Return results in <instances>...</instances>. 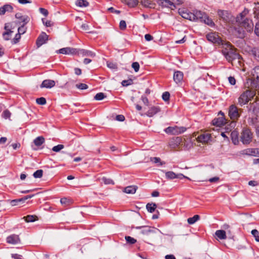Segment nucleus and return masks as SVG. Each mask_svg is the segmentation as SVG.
Wrapping results in <instances>:
<instances>
[{
    "mask_svg": "<svg viewBox=\"0 0 259 259\" xmlns=\"http://www.w3.org/2000/svg\"><path fill=\"white\" fill-rule=\"evenodd\" d=\"M252 235L254 237L255 240L259 242V232L256 229H253L251 231Z\"/></svg>",
    "mask_w": 259,
    "mask_h": 259,
    "instance_id": "nucleus-51",
    "label": "nucleus"
},
{
    "mask_svg": "<svg viewBox=\"0 0 259 259\" xmlns=\"http://www.w3.org/2000/svg\"><path fill=\"white\" fill-rule=\"evenodd\" d=\"M252 78L259 83V66H255L251 72Z\"/></svg>",
    "mask_w": 259,
    "mask_h": 259,
    "instance_id": "nucleus-29",
    "label": "nucleus"
},
{
    "mask_svg": "<svg viewBox=\"0 0 259 259\" xmlns=\"http://www.w3.org/2000/svg\"><path fill=\"white\" fill-rule=\"evenodd\" d=\"M215 236L220 239H225L227 238L226 232L223 230H217L215 233Z\"/></svg>",
    "mask_w": 259,
    "mask_h": 259,
    "instance_id": "nucleus-34",
    "label": "nucleus"
},
{
    "mask_svg": "<svg viewBox=\"0 0 259 259\" xmlns=\"http://www.w3.org/2000/svg\"><path fill=\"white\" fill-rule=\"evenodd\" d=\"M76 5L79 7H86L89 5V3L86 0H77Z\"/></svg>",
    "mask_w": 259,
    "mask_h": 259,
    "instance_id": "nucleus-38",
    "label": "nucleus"
},
{
    "mask_svg": "<svg viewBox=\"0 0 259 259\" xmlns=\"http://www.w3.org/2000/svg\"><path fill=\"white\" fill-rule=\"evenodd\" d=\"M45 140L42 136H39L33 140V143L36 146H40L45 143Z\"/></svg>",
    "mask_w": 259,
    "mask_h": 259,
    "instance_id": "nucleus-35",
    "label": "nucleus"
},
{
    "mask_svg": "<svg viewBox=\"0 0 259 259\" xmlns=\"http://www.w3.org/2000/svg\"><path fill=\"white\" fill-rule=\"evenodd\" d=\"M7 242L9 244H16L20 242L18 235L13 234L7 238Z\"/></svg>",
    "mask_w": 259,
    "mask_h": 259,
    "instance_id": "nucleus-16",
    "label": "nucleus"
},
{
    "mask_svg": "<svg viewBox=\"0 0 259 259\" xmlns=\"http://www.w3.org/2000/svg\"><path fill=\"white\" fill-rule=\"evenodd\" d=\"M170 94L168 92H165L163 93L162 98L165 101H168L169 100Z\"/></svg>",
    "mask_w": 259,
    "mask_h": 259,
    "instance_id": "nucleus-56",
    "label": "nucleus"
},
{
    "mask_svg": "<svg viewBox=\"0 0 259 259\" xmlns=\"http://www.w3.org/2000/svg\"><path fill=\"white\" fill-rule=\"evenodd\" d=\"M77 49L70 48V47H66L62 48L58 51H57V53L65 54V55H77Z\"/></svg>",
    "mask_w": 259,
    "mask_h": 259,
    "instance_id": "nucleus-12",
    "label": "nucleus"
},
{
    "mask_svg": "<svg viewBox=\"0 0 259 259\" xmlns=\"http://www.w3.org/2000/svg\"><path fill=\"white\" fill-rule=\"evenodd\" d=\"M255 95L254 91L247 89L238 98V103L241 106L247 104Z\"/></svg>",
    "mask_w": 259,
    "mask_h": 259,
    "instance_id": "nucleus-2",
    "label": "nucleus"
},
{
    "mask_svg": "<svg viewBox=\"0 0 259 259\" xmlns=\"http://www.w3.org/2000/svg\"><path fill=\"white\" fill-rule=\"evenodd\" d=\"M13 11V7L11 5L6 4L0 7V15H3L6 12H12Z\"/></svg>",
    "mask_w": 259,
    "mask_h": 259,
    "instance_id": "nucleus-24",
    "label": "nucleus"
},
{
    "mask_svg": "<svg viewBox=\"0 0 259 259\" xmlns=\"http://www.w3.org/2000/svg\"><path fill=\"white\" fill-rule=\"evenodd\" d=\"M119 28L121 30H124L126 28V24L124 20H121L119 23Z\"/></svg>",
    "mask_w": 259,
    "mask_h": 259,
    "instance_id": "nucleus-59",
    "label": "nucleus"
},
{
    "mask_svg": "<svg viewBox=\"0 0 259 259\" xmlns=\"http://www.w3.org/2000/svg\"><path fill=\"white\" fill-rule=\"evenodd\" d=\"M219 115H221V116L218 118L213 119L212 121V124L217 126H221L226 123V120L225 118L224 114L222 111H220L219 112Z\"/></svg>",
    "mask_w": 259,
    "mask_h": 259,
    "instance_id": "nucleus-11",
    "label": "nucleus"
},
{
    "mask_svg": "<svg viewBox=\"0 0 259 259\" xmlns=\"http://www.w3.org/2000/svg\"><path fill=\"white\" fill-rule=\"evenodd\" d=\"M206 37L209 41L214 44L224 46L226 43L223 41L216 32L209 33L206 35Z\"/></svg>",
    "mask_w": 259,
    "mask_h": 259,
    "instance_id": "nucleus-3",
    "label": "nucleus"
},
{
    "mask_svg": "<svg viewBox=\"0 0 259 259\" xmlns=\"http://www.w3.org/2000/svg\"><path fill=\"white\" fill-rule=\"evenodd\" d=\"M13 31H5L3 33V37L5 40H9L10 39Z\"/></svg>",
    "mask_w": 259,
    "mask_h": 259,
    "instance_id": "nucleus-44",
    "label": "nucleus"
},
{
    "mask_svg": "<svg viewBox=\"0 0 259 259\" xmlns=\"http://www.w3.org/2000/svg\"><path fill=\"white\" fill-rule=\"evenodd\" d=\"M107 66L111 69H116L117 68V64L114 63L107 62Z\"/></svg>",
    "mask_w": 259,
    "mask_h": 259,
    "instance_id": "nucleus-61",
    "label": "nucleus"
},
{
    "mask_svg": "<svg viewBox=\"0 0 259 259\" xmlns=\"http://www.w3.org/2000/svg\"><path fill=\"white\" fill-rule=\"evenodd\" d=\"M182 142V138L180 137H175L169 140L168 145L172 149H175L179 146Z\"/></svg>",
    "mask_w": 259,
    "mask_h": 259,
    "instance_id": "nucleus-14",
    "label": "nucleus"
},
{
    "mask_svg": "<svg viewBox=\"0 0 259 259\" xmlns=\"http://www.w3.org/2000/svg\"><path fill=\"white\" fill-rule=\"evenodd\" d=\"M160 111V108L157 106L151 107L146 113V115L149 117H152Z\"/></svg>",
    "mask_w": 259,
    "mask_h": 259,
    "instance_id": "nucleus-27",
    "label": "nucleus"
},
{
    "mask_svg": "<svg viewBox=\"0 0 259 259\" xmlns=\"http://www.w3.org/2000/svg\"><path fill=\"white\" fill-rule=\"evenodd\" d=\"M11 115V113L8 110H5L2 114V117L5 119L10 118Z\"/></svg>",
    "mask_w": 259,
    "mask_h": 259,
    "instance_id": "nucleus-53",
    "label": "nucleus"
},
{
    "mask_svg": "<svg viewBox=\"0 0 259 259\" xmlns=\"http://www.w3.org/2000/svg\"><path fill=\"white\" fill-rule=\"evenodd\" d=\"M15 17L20 20L19 23L22 22L24 24H27L30 21V18L27 15H22L21 13H18L15 14Z\"/></svg>",
    "mask_w": 259,
    "mask_h": 259,
    "instance_id": "nucleus-18",
    "label": "nucleus"
},
{
    "mask_svg": "<svg viewBox=\"0 0 259 259\" xmlns=\"http://www.w3.org/2000/svg\"><path fill=\"white\" fill-rule=\"evenodd\" d=\"M33 196L34 195H27L20 199L13 200L11 201V204L12 206H15L17 204L18 202H24L27 199L32 198Z\"/></svg>",
    "mask_w": 259,
    "mask_h": 259,
    "instance_id": "nucleus-28",
    "label": "nucleus"
},
{
    "mask_svg": "<svg viewBox=\"0 0 259 259\" xmlns=\"http://www.w3.org/2000/svg\"><path fill=\"white\" fill-rule=\"evenodd\" d=\"M235 32L236 35L239 38H243L245 36L246 33L245 29L240 25H239L238 27L235 28Z\"/></svg>",
    "mask_w": 259,
    "mask_h": 259,
    "instance_id": "nucleus-22",
    "label": "nucleus"
},
{
    "mask_svg": "<svg viewBox=\"0 0 259 259\" xmlns=\"http://www.w3.org/2000/svg\"><path fill=\"white\" fill-rule=\"evenodd\" d=\"M102 180L105 184H106V185H107V184L113 185L114 184V182H113V180L107 178L106 177H103L102 178Z\"/></svg>",
    "mask_w": 259,
    "mask_h": 259,
    "instance_id": "nucleus-52",
    "label": "nucleus"
},
{
    "mask_svg": "<svg viewBox=\"0 0 259 259\" xmlns=\"http://www.w3.org/2000/svg\"><path fill=\"white\" fill-rule=\"evenodd\" d=\"M81 27L82 29V30L86 31L87 32H89V33L92 32L91 31H89V26L86 23L82 24L81 26Z\"/></svg>",
    "mask_w": 259,
    "mask_h": 259,
    "instance_id": "nucleus-62",
    "label": "nucleus"
},
{
    "mask_svg": "<svg viewBox=\"0 0 259 259\" xmlns=\"http://www.w3.org/2000/svg\"><path fill=\"white\" fill-rule=\"evenodd\" d=\"M124 2L128 7L133 8L138 5L139 0H124Z\"/></svg>",
    "mask_w": 259,
    "mask_h": 259,
    "instance_id": "nucleus-37",
    "label": "nucleus"
},
{
    "mask_svg": "<svg viewBox=\"0 0 259 259\" xmlns=\"http://www.w3.org/2000/svg\"><path fill=\"white\" fill-rule=\"evenodd\" d=\"M133 80L130 79L128 80H124L122 81L121 84L123 86L126 87L133 83Z\"/></svg>",
    "mask_w": 259,
    "mask_h": 259,
    "instance_id": "nucleus-60",
    "label": "nucleus"
},
{
    "mask_svg": "<svg viewBox=\"0 0 259 259\" xmlns=\"http://www.w3.org/2000/svg\"><path fill=\"white\" fill-rule=\"evenodd\" d=\"M186 128L183 126L178 127L175 126L174 127L169 126L164 130L166 133L171 135H179L185 132Z\"/></svg>",
    "mask_w": 259,
    "mask_h": 259,
    "instance_id": "nucleus-5",
    "label": "nucleus"
},
{
    "mask_svg": "<svg viewBox=\"0 0 259 259\" xmlns=\"http://www.w3.org/2000/svg\"><path fill=\"white\" fill-rule=\"evenodd\" d=\"M206 15V13L200 11H195L194 12V20H197L202 22Z\"/></svg>",
    "mask_w": 259,
    "mask_h": 259,
    "instance_id": "nucleus-19",
    "label": "nucleus"
},
{
    "mask_svg": "<svg viewBox=\"0 0 259 259\" xmlns=\"http://www.w3.org/2000/svg\"><path fill=\"white\" fill-rule=\"evenodd\" d=\"M125 239L126 242L129 244H134L137 242L136 239L128 236H126L125 237Z\"/></svg>",
    "mask_w": 259,
    "mask_h": 259,
    "instance_id": "nucleus-45",
    "label": "nucleus"
},
{
    "mask_svg": "<svg viewBox=\"0 0 259 259\" xmlns=\"http://www.w3.org/2000/svg\"><path fill=\"white\" fill-rule=\"evenodd\" d=\"M202 22H204L205 24L211 27H213L215 25L214 23L213 22L211 19L209 18L207 15H206V17H204V19L203 20Z\"/></svg>",
    "mask_w": 259,
    "mask_h": 259,
    "instance_id": "nucleus-39",
    "label": "nucleus"
},
{
    "mask_svg": "<svg viewBox=\"0 0 259 259\" xmlns=\"http://www.w3.org/2000/svg\"><path fill=\"white\" fill-rule=\"evenodd\" d=\"M211 138L210 135L209 134H202L200 135L197 138V140L199 142L206 143L210 140Z\"/></svg>",
    "mask_w": 259,
    "mask_h": 259,
    "instance_id": "nucleus-23",
    "label": "nucleus"
},
{
    "mask_svg": "<svg viewBox=\"0 0 259 259\" xmlns=\"http://www.w3.org/2000/svg\"><path fill=\"white\" fill-rule=\"evenodd\" d=\"M252 139V134L250 130L248 128L244 129L240 137L241 141L243 144H249Z\"/></svg>",
    "mask_w": 259,
    "mask_h": 259,
    "instance_id": "nucleus-4",
    "label": "nucleus"
},
{
    "mask_svg": "<svg viewBox=\"0 0 259 259\" xmlns=\"http://www.w3.org/2000/svg\"><path fill=\"white\" fill-rule=\"evenodd\" d=\"M42 21L43 23L47 26V27H51L52 25H53V22H52L50 20H46L44 18L42 19Z\"/></svg>",
    "mask_w": 259,
    "mask_h": 259,
    "instance_id": "nucleus-58",
    "label": "nucleus"
},
{
    "mask_svg": "<svg viewBox=\"0 0 259 259\" xmlns=\"http://www.w3.org/2000/svg\"><path fill=\"white\" fill-rule=\"evenodd\" d=\"M21 34L18 32L15 35V37L12 40V44L14 45L16 44L19 41V40L21 38Z\"/></svg>",
    "mask_w": 259,
    "mask_h": 259,
    "instance_id": "nucleus-50",
    "label": "nucleus"
},
{
    "mask_svg": "<svg viewBox=\"0 0 259 259\" xmlns=\"http://www.w3.org/2000/svg\"><path fill=\"white\" fill-rule=\"evenodd\" d=\"M183 73L180 71H177L174 72L173 78L176 83L180 82L183 79Z\"/></svg>",
    "mask_w": 259,
    "mask_h": 259,
    "instance_id": "nucleus-26",
    "label": "nucleus"
},
{
    "mask_svg": "<svg viewBox=\"0 0 259 259\" xmlns=\"http://www.w3.org/2000/svg\"><path fill=\"white\" fill-rule=\"evenodd\" d=\"M231 137L234 144L237 145L239 143L238 133L237 131H233L232 132Z\"/></svg>",
    "mask_w": 259,
    "mask_h": 259,
    "instance_id": "nucleus-33",
    "label": "nucleus"
},
{
    "mask_svg": "<svg viewBox=\"0 0 259 259\" xmlns=\"http://www.w3.org/2000/svg\"><path fill=\"white\" fill-rule=\"evenodd\" d=\"M200 219V216L198 214L194 215L192 218H189L187 220V222L188 224H194L196 221L199 220Z\"/></svg>",
    "mask_w": 259,
    "mask_h": 259,
    "instance_id": "nucleus-41",
    "label": "nucleus"
},
{
    "mask_svg": "<svg viewBox=\"0 0 259 259\" xmlns=\"http://www.w3.org/2000/svg\"><path fill=\"white\" fill-rule=\"evenodd\" d=\"M254 33L257 36L259 37V21L255 24Z\"/></svg>",
    "mask_w": 259,
    "mask_h": 259,
    "instance_id": "nucleus-64",
    "label": "nucleus"
},
{
    "mask_svg": "<svg viewBox=\"0 0 259 259\" xmlns=\"http://www.w3.org/2000/svg\"><path fill=\"white\" fill-rule=\"evenodd\" d=\"M137 229H142L141 233L144 235H148L149 233L154 232V228H151L149 226H138L136 227Z\"/></svg>",
    "mask_w": 259,
    "mask_h": 259,
    "instance_id": "nucleus-15",
    "label": "nucleus"
},
{
    "mask_svg": "<svg viewBox=\"0 0 259 259\" xmlns=\"http://www.w3.org/2000/svg\"><path fill=\"white\" fill-rule=\"evenodd\" d=\"M182 17L186 19L194 20V13H192L187 11H182L181 13Z\"/></svg>",
    "mask_w": 259,
    "mask_h": 259,
    "instance_id": "nucleus-32",
    "label": "nucleus"
},
{
    "mask_svg": "<svg viewBox=\"0 0 259 259\" xmlns=\"http://www.w3.org/2000/svg\"><path fill=\"white\" fill-rule=\"evenodd\" d=\"M63 148H64V145H63L59 144V145H58L57 146H54L52 150L53 151L58 152H59L62 149H63Z\"/></svg>",
    "mask_w": 259,
    "mask_h": 259,
    "instance_id": "nucleus-55",
    "label": "nucleus"
},
{
    "mask_svg": "<svg viewBox=\"0 0 259 259\" xmlns=\"http://www.w3.org/2000/svg\"><path fill=\"white\" fill-rule=\"evenodd\" d=\"M132 68L134 69L135 72H138L139 70L140 65L138 62H135L132 63Z\"/></svg>",
    "mask_w": 259,
    "mask_h": 259,
    "instance_id": "nucleus-57",
    "label": "nucleus"
},
{
    "mask_svg": "<svg viewBox=\"0 0 259 259\" xmlns=\"http://www.w3.org/2000/svg\"><path fill=\"white\" fill-rule=\"evenodd\" d=\"M77 55H81L82 56H90L94 57L95 56V53L92 52L84 49H77Z\"/></svg>",
    "mask_w": 259,
    "mask_h": 259,
    "instance_id": "nucleus-25",
    "label": "nucleus"
},
{
    "mask_svg": "<svg viewBox=\"0 0 259 259\" xmlns=\"http://www.w3.org/2000/svg\"><path fill=\"white\" fill-rule=\"evenodd\" d=\"M243 27L247 32H250L253 31V23L251 19L246 20L238 24Z\"/></svg>",
    "mask_w": 259,
    "mask_h": 259,
    "instance_id": "nucleus-10",
    "label": "nucleus"
},
{
    "mask_svg": "<svg viewBox=\"0 0 259 259\" xmlns=\"http://www.w3.org/2000/svg\"><path fill=\"white\" fill-rule=\"evenodd\" d=\"M105 97L106 96L103 93H99L95 95L94 99L100 101L103 100Z\"/></svg>",
    "mask_w": 259,
    "mask_h": 259,
    "instance_id": "nucleus-48",
    "label": "nucleus"
},
{
    "mask_svg": "<svg viewBox=\"0 0 259 259\" xmlns=\"http://www.w3.org/2000/svg\"><path fill=\"white\" fill-rule=\"evenodd\" d=\"M37 104L41 105H45L47 103L46 99L44 97H40L36 99Z\"/></svg>",
    "mask_w": 259,
    "mask_h": 259,
    "instance_id": "nucleus-49",
    "label": "nucleus"
},
{
    "mask_svg": "<svg viewBox=\"0 0 259 259\" xmlns=\"http://www.w3.org/2000/svg\"><path fill=\"white\" fill-rule=\"evenodd\" d=\"M243 154L250 156H259L258 148H248L243 151Z\"/></svg>",
    "mask_w": 259,
    "mask_h": 259,
    "instance_id": "nucleus-17",
    "label": "nucleus"
},
{
    "mask_svg": "<svg viewBox=\"0 0 259 259\" xmlns=\"http://www.w3.org/2000/svg\"><path fill=\"white\" fill-rule=\"evenodd\" d=\"M55 85V82L53 80L46 79L42 81L40 85L41 88H51L54 87Z\"/></svg>",
    "mask_w": 259,
    "mask_h": 259,
    "instance_id": "nucleus-21",
    "label": "nucleus"
},
{
    "mask_svg": "<svg viewBox=\"0 0 259 259\" xmlns=\"http://www.w3.org/2000/svg\"><path fill=\"white\" fill-rule=\"evenodd\" d=\"M150 161L153 162H154V163H159L158 165H162L165 164V162L161 161V159L159 157H151L150 158Z\"/></svg>",
    "mask_w": 259,
    "mask_h": 259,
    "instance_id": "nucleus-43",
    "label": "nucleus"
},
{
    "mask_svg": "<svg viewBox=\"0 0 259 259\" xmlns=\"http://www.w3.org/2000/svg\"><path fill=\"white\" fill-rule=\"evenodd\" d=\"M245 85L246 88H256L258 85V83L256 82L255 80L253 78H248L245 83Z\"/></svg>",
    "mask_w": 259,
    "mask_h": 259,
    "instance_id": "nucleus-20",
    "label": "nucleus"
},
{
    "mask_svg": "<svg viewBox=\"0 0 259 259\" xmlns=\"http://www.w3.org/2000/svg\"><path fill=\"white\" fill-rule=\"evenodd\" d=\"M138 189L137 186H129L125 187L123 192L127 194H135Z\"/></svg>",
    "mask_w": 259,
    "mask_h": 259,
    "instance_id": "nucleus-30",
    "label": "nucleus"
},
{
    "mask_svg": "<svg viewBox=\"0 0 259 259\" xmlns=\"http://www.w3.org/2000/svg\"><path fill=\"white\" fill-rule=\"evenodd\" d=\"M249 10L247 8H244L243 11L240 13L236 17V21L238 24L246 20L250 19L248 17L249 15Z\"/></svg>",
    "mask_w": 259,
    "mask_h": 259,
    "instance_id": "nucleus-8",
    "label": "nucleus"
},
{
    "mask_svg": "<svg viewBox=\"0 0 259 259\" xmlns=\"http://www.w3.org/2000/svg\"><path fill=\"white\" fill-rule=\"evenodd\" d=\"M23 219L26 222L29 223L33 222L36 221L37 219V217L36 215H28L26 217H24Z\"/></svg>",
    "mask_w": 259,
    "mask_h": 259,
    "instance_id": "nucleus-40",
    "label": "nucleus"
},
{
    "mask_svg": "<svg viewBox=\"0 0 259 259\" xmlns=\"http://www.w3.org/2000/svg\"><path fill=\"white\" fill-rule=\"evenodd\" d=\"M141 5L145 7L149 8H154L155 4L150 0H141L140 2Z\"/></svg>",
    "mask_w": 259,
    "mask_h": 259,
    "instance_id": "nucleus-31",
    "label": "nucleus"
},
{
    "mask_svg": "<svg viewBox=\"0 0 259 259\" xmlns=\"http://www.w3.org/2000/svg\"><path fill=\"white\" fill-rule=\"evenodd\" d=\"M26 24H22L18 29V32L21 34H23L26 31L27 28L25 27Z\"/></svg>",
    "mask_w": 259,
    "mask_h": 259,
    "instance_id": "nucleus-47",
    "label": "nucleus"
},
{
    "mask_svg": "<svg viewBox=\"0 0 259 259\" xmlns=\"http://www.w3.org/2000/svg\"><path fill=\"white\" fill-rule=\"evenodd\" d=\"M43 175V170L42 169H38L36 171H35L33 174V176L35 178H40L42 177Z\"/></svg>",
    "mask_w": 259,
    "mask_h": 259,
    "instance_id": "nucleus-46",
    "label": "nucleus"
},
{
    "mask_svg": "<svg viewBox=\"0 0 259 259\" xmlns=\"http://www.w3.org/2000/svg\"><path fill=\"white\" fill-rule=\"evenodd\" d=\"M75 87L80 90H85L88 88V85L85 83H80L79 84H76Z\"/></svg>",
    "mask_w": 259,
    "mask_h": 259,
    "instance_id": "nucleus-54",
    "label": "nucleus"
},
{
    "mask_svg": "<svg viewBox=\"0 0 259 259\" xmlns=\"http://www.w3.org/2000/svg\"><path fill=\"white\" fill-rule=\"evenodd\" d=\"M179 0H159L158 4L162 7L169 8L174 9L176 8L175 4H179Z\"/></svg>",
    "mask_w": 259,
    "mask_h": 259,
    "instance_id": "nucleus-7",
    "label": "nucleus"
},
{
    "mask_svg": "<svg viewBox=\"0 0 259 259\" xmlns=\"http://www.w3.org/2000/svg\"><path fill=\"white\" fill-rule=\"evenodd\" d=\"M218 15L225 22H229L232 19L231 14L228 11L219 10Z\"/></svg>",
    "mask_w": 259,
    "mask_h": 259,
    "instance_id": "nucleus-9",
    "label": "nucleus"
},
{
    "mask_svg": "<svg viewBox=\"0 0 259 259\" xmlns=\"http://www.w3.org/2000/svg\"><path fill=\"white\" fill-rule=\"evenodd\" d=\"M253 14L254 17L257 19L259 21V7H256L254 9Z\"/></svg>",
    "mask_w": 259,
    "mask_h": 259,
    "instance_id": "nucleus-63",
    "label": "nucleus"
},
{
    "mask_svg": "<svg viewBox=\"0 0 259 259\" xmlns=\"http://www.w3.org/2000/svg\"><path fill=\"white\" fill-rule=\"evenodd\" d=\"M222 52L225 57L226 60L233 64V62L237 60L240 63L241 57L236 52L234 47L229 42H226L223 46Z\"/></svg>",
    "mask_w": 259,
    "mask_h": 259,
    "instance_id": "nucleus-1",
    "label": "nucleus"
},
{
    "mask_svg": "<svg viewBox=\"0 0 259 259\" xmlns=\"http://www.w3.org/2000/svg\"><path fill=\"white\" fill-rule=\"evenodd\" d=\"M48 39V35L45 32H42L37 38L36 44L38 48L45 44Z\"/></svg>",
    "mask_w": 259,
    "mask_h": 259,
    "instance_id": "nucleus-13",
    "label": "nucleus"
},
{
    "mask_svg": "<svg viewBox=\"0 0 259 259\" xmlns=\"http://www.w3.org/2000/svg\"><path fill=\"white\" fill-rule=\"evenodd\" d=\"M240 111H242V109L239 110L235 105H231L229 109V115L230 118L233 120L237 119L240 117Z\"/></svg>",
    "mask_w": 259,
    "mask_h": 259,
    "instance_id": "nucleus-6",
    "label": "nucleus"
},
{
    "mask_svg": "<svg viewBox=\"0 0 259 259\" xmlns=\"http://www.w3.org/2000/svg\"><path fill=\"white\" fill-rule=\"evenodd\" d=\"M177 174H176L174 172L169 171L165 172V177L167 179H174L177 178Z\"/></svg>",
    "mask_w": 259,
    "mask_h": 259,
    "instance_id": "nucleus-42",
    "label": "nucleus"
},
{
    "mask_svg": "<svg viewBox=\"0 0 259 259\" xmlns=\"http://www.w3.org/2000/svg\"><path fill=\"white\" fill-rule=\"evenodd\" d=\"M156 207H157L156 204L154 203H148L146 205V208H147V210L151 213H152L155 211Z\"/></svg>",
    "mask_w": 259,
    "mask_h": 259,
    "instance_id": "nucleus-36",
    "label": "nucleus"
}]
</instances>
